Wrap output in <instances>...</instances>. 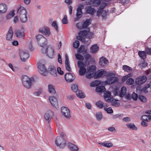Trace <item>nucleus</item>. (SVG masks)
Wrapping results in <instances>:
<instances>
[{
  "instance_id": "1",
  "label": "nucleus",
  "mask_w": 151,
  "mask_h": 151,
  "mask_svg": "<svg viewBox=\"0 0 151 151\" xmlns=\"http://www.w3.org/2000/svg\"><path fill=\"white\" fill-rule=\"evenodd\" d=\"M17 12L21 22L22 23L26 22L27 20L26 9L23 6H20L18 9Z\"/></svg>"
},
{
  "instance_id": "2",
  "label": "nucleus",
  "mask_w": 151,
  "mask_h": 151,
  "mask_svg": "<svg viewBox=\"0 0 151 151\" xmlns=\"http://www.w3.org/2000/svg\"><path fill=\"white\" fill-rule=\"evenodd\" d=\"M21 79L23 84L27 89H30L31 88L32 83L34 81V78H29L27 76H22Z\"/></svg>"
},
{
  "instance_id": "3",
  "label": "nucleus",
  "mask_w": 151,
  "mask_h": 151,
  "mask_svg": "<svg viewBox=\"0 0 151 151\" xmlns=\"http://www.w3.org/2000/svg\"><path fill=\"white\" fill-rule=\"evenodd\" d=\"M41 52L43 54H46V55L50 58H52L54 57V50L52 46H48L45 50L43 48L42 49Z\"/></svg>"
},
{
  "instance_id": "4",
  "label": "nucleus",
  "mask_w": 151,
  "mask_h": 151,
  "mask_svg": "<svg viewBox=\"0 0 151 151\" xmlns=\"http://www.w3.org/2000/svg\"><path fill=\"white\" fill-rule=\"evenodd\" d=\"M38 45L41 47H44L46 46L47 43V39L41 35H38L35 37Z\"/></svg>"
},
{
  "instance_id": "5",
  "label": "nucleus",
  "mask_w": 151,
  "mask_h": 151,
  "mask_svg": "<svg viewBox=\"0 0 151 151\" xmlns=\"http://www.w3.org/2000/svg\"><path fill=\"white\" fill-rule=\"evenodd\" d=\"M77 65L79 68V74L80 76H83L86 73L87 71L85 67L88 65L85 64L83 62L80 61H78Z\"/></svg>"
},
{
  "instance_id": "6",
  "label": "nucleus",
  "mask_w": 151,
  "mask_h": 151,
  "mask_svg": "<svg viewBox=\"0 0 151 151\" xmlns=\"http://www.w3.org/2000/svg\"><path fill=\"white\" fill-rule=\"evenodd\" d=\"M96 69V66L94 65L89 66L88 68L86 74V78L88 79L93 78L95 75Z\"/></svg>"
},
{
  "instance_id": "7",
  "label": "nucleus",
  "mask_w": 151,
  "mask_h": 151,
  "mask_svg": "<svg viewBox=\"0 0 151 151\" xmlns=\"http://www.w3.org/2000/svg\"><path fill=\"white\" fill-rule=\"evenodd\" d=\"M55 145L61 148H63L65 146L66 141L63 137L61 136L58 137L55 140Z\"/></svg>"
},
{
  "instance_id": "8",
  "label": "nucleus",
  "mask_w": 151,
  "mask_h": 151,
  "mask_svg": "<svg viewBox=\"0 0 151 151\" xmlns=\"http://www.w3.org/2000/svg\"><path fill=\"white\" fill-rule=\"evenodd\" d=\"M19 54L21 60L23 62L26 61L29 56L28 51L25 50H19Z\"/></svg>"
},
{
  "instance_id": "9",
  "label": "nucleus",
  "mask_w": 151,
  "mask_h": 151,
  "mask_svg": "<svg viewBox=\"0 0 151 151\" xmlns=\"http://www.w3.org/2000/svg\"><path fill=\"white\" fill-rule=\"evenodd\" d=\"M83 8V6L82 4H80L77 9V12L76 13V17L74 19V21H77L82 16V9Z\"/></svg>"
},
{
  "instance_id": "10",
  "label": "nucleus",
  "mask_w": 151,
  "mask_h": 151,
  "mask_svg": "<svg viewBox=\"0 0 151 151\" xmlns=\"http://www.w3.org/2000/svg\"><path fill=\"white\" fill-rule=\"evenodd\" d=\"M38 68L40 73L45 76H47V70L44 65L41 63H38Z\"/></svg>"
},
{
  "instance_id": "11",
  "label": "nucleus",
  "mask_w": 151,
  "mask_h": 151,
  "mask_svg": "<svg viewBox=\"0 0 151 151\" xmlns=\"http://www.w3.org/2000/svg\"><path fill=\"white\" fill-rule=\"evenodd\" d=\"M61 112L62 114L66 118L69 119L70 117V111L67 107H62L61 108Z\"/></svg>"
},
{
  "instance_id": "12",
  "label": "nucleus",
  "mask_w": 151,
  "mask_h": 151,
  "mask_svg": "<svg viewBox=\"0 0 151 151\" xmlns=\"http://www.w3.org/2000/svg\"><path fill=\"white\" fill-rule=\"evenodd\" d=\"M76 76L73 73H66L65 75V78L68 82H71L75 79Z\"/></svg>"
},
{
  "instance_id": "13",
  "label": "nucleus",
  "mask_w": 151,
  "mask_h": 151,
  "mask_svg": "<svg viewBox=\"0 0 151 151\" xmlns=\"http://www.w3.org/2000/svg\"><path fill=\"white\" fill-rule=\"evenodd\" d=\"M119 78L118 77L111 76L106 79L105 83L106 84L111 85L117 82Z\"/></svg>"
},
{
  "instance_id": "14",
  "label": "nucleus",
  "mask_w": 151,
  "mask_h": 151,
  "mask_svg": "<svg viewBox=\"0 0 151 151\" xmlns=\"http://www.w3.org/2000/svg\"><path fill=\"white\" fill-rule=\"evenodd\" d=\"M147 77L143 76H140L136 79L135 83L138 85H141L144 83L147 80Z\"/></svg>"
},
{
  "instance_id": "15",
  "label": "nucleus",
  "mask_w": 151,
  "mask_h": 151,
  "mask_svg": "<svg viewBox=\"0 0 151 151\" xmlns=\"http://www.w3.org/2000/svg\"><path fill=\"white\" fill-rule=\"evenodd\" d=\"M39 32L46 36H49L51 33L50 29L46 27H43L39 29Z\"/></svg>"
},
{
  "instance_id": "16",
  "label": "nucleus",
  "mask_w": 151,
  "mask_h": 151,
  "mask_svg": "<svg viewBox=\"0 0 151 151\" xmlns=\"http://www.w3.org/2000/svg\"><path fill=\"white\" fill-rule=\"evenodd\" d=\"M49 99L51 104L52 106L56 108L58 107V102L56 97L53 96H51L49 97Z\"/></svg>"
},
{
  "instance_id": "17",
  "label": "nucleus",
  "mask_w": 151,
  "mask_h": 151,
  "mask_svg": "<svg viewBox=\"0 0 151 151\" xmlns=\"http://www.w3.org/2000/svg\"><path fill=\"white\" fill-rule=\"evenodd\" d=\"M48 71L53 76H57V73L55 67L54 65H50L48 68Z\"/></svg>"
},
{
  "instance_id": "18",
  "label": "nucleus",
  "mask_w": 151,
  "mask_h": 151,
  "mask_svg": "<svg viewBox=\"0 0 151 151\" xmlns=\"http://www.w3.org/2000/svg\"><path fill=\"white\" fill-rule=\"evenodd\" d=\"M65 63L66 70L69 72H71V69L70 64L68 57L67 54L65 55Z\"/></svg>"
},
{
  "instance_id": "19",
  "label": "nucleus",
  "mask_w": 151,
  "mask_h": 151,
  "mask_svg": "<svg viewBox=\"0 0 151 151\" xmlns=\"http://www.w3.org/2000/svg\"><path fill=\"white\" fill-rule=\"evenodd\" d=\"M13 35V32L12 30V27H11L9 28L8 33L6 35V40H11L12 39Z\"/></svg>"
},
{
  "instance_id": "20",
  "label": "nucleus",
  "mask_w": 151,
  "mask_h": 151,
  "mask_svg": "<svg viewBox=\"0 0 151 151\" xmlns=\"http://www.w3.org/2000/svg\"><path fill=\"white\" fill-rule=\"evenodd\" d=\"M53 115V113L50 110L48 111L45 114L44 116L46 120L48 121V123H49Z\"/></svg>"
},
{
  "instance_id": "21",
  "label": "nucleus",
  "mask_w": 151,
  "mask_h": 151,
  "mask_svg": "<svg viewBox=\"0 0 151 151\" xmlns=\"http://www.w3.org/2000/svg\"><path fill=\"white\" fill-rule=\"evenodd\" d=\"M87 14H89L91 15H93L96 12L94 8H92L91 6H87L85 8Z\"/></svg>"
},
{
  "instance_id": "22",
  "label": "nucleus",
  "mask_w": 151,
  "mask_h": 151,
  "mask_svg": "<svg viewBox=\"0 0 151 151\" xmlns=\"http://www.w3.org/2000/svg\"><path fill=\"white\" fill-rule=\"evenodd\" d=\"M104 70H99L97 73H95L94 77L95 78H97L100 77L104 76Z\"/></svg>"
},
{
  "instance_id": "23",
  "label": "nucleus",
  "mask_w": 151,
  "mask_h": 151,
  "mask_svg": "<svg viewBox=\"0 0 151 151\" xmlns=\"http://www.w3.org/2000/svg\"><path fill=\"white\" fill-rule=\"evenodd\" d=\"M68 147L71 151H78V147L75 145L71 143H68Z\"/></svg>"
},
{
  "instance_id": "24",
  "label": "nucleus",
  "mask_w": 151,
  "mask_h": 151,
  "mask_svg": "<svg viewBox=\"0 0 151 151\" xmlns=\"http://www.w3.org/2000/svg\"><path fill=\"white\" fill-rule=\"evenodd\" d=\"M85 58L86 61L84 62V63L87 65H89L91 61V56L89 54H87L85 56Z\"/></svg>"
},
{
  "instance_id": "25",
  "label": "nucleus",
  "mask_w": 151,
  "mask_h": 151,
  "mask_svg": "<svg viewBox=\"0 0 151 151\" xmlns=\"http://www.w3.org/2000/svg\"><path fill=\"white\" fill-rule=\"evenodd\" d=\"M103 63L105 64H108L109 61L106 58L102 57L99 59V64L100 65L104 66Z\"/></svg>"
},
{
  "instance_id": "26",
  "label": "nucleus",
  "mask_w": 151,
  "mask_h": 151,
  "mask_svg": "<svg viewBox=\"0 0 151 151\" xmlns=\"http://www.w3.org/2000/svg\"><path fill=\"white\" fill-rule=\"evenodd\" d=\"M7 9V6L5 4H0V13H4L6 12Z\"/></svg>"
},
{
  "instance_id": "27",
  "label": "nucleus",
  "mask_w": 151,
  "mask_h": 151,
  "mask_svg": "<svg viewBox=\"0 0 151 151\" xmlns=\"http://www.w3.org/2000/svg\"><path fill=\"white\" fill-rule=\"evenodd\" d=\"M91 19L90 18L86 19L84 22L83 24V29L86 28L89 25L91 24Z\"/></svg>"
},
{
  "instance_id": "28",
  "label": "nucleus",
  "mask_w": 151,
  "mask_h": 151,
  "mask_svg": "<svg viewBox=\"0 0 151 151\" xmlns=\"http://www.w3.org/2000/svg\"><path fill=\"white\" fill-rule=\"evenodd\" d=\"M106 90L104 86L100 85L96 87V92L99 93H102L104 92Z\"/></svg>"
},
{
  "instance_id": "29",
  "label": "nucleus",
  "mask_w": 151,
  "mask_h": 151,
  "mask_svg": "<svg viewBox=\"0 0 151 151\" xmlns=\"http://www.w3.org/2000/svg\"><path fill=\"white\" fill-rule=\"evenodd\" d=\"M99 49V47L97 44L93 45L90 48V51L93 53H95L97 52Z\"/></svg>"
},
{
  "instance_id": "30",
  "label": "nucleus",
  "mask_w": 151,
  "mask_h": 151,
  "mask_svg": "<svg viewBox=\"0 0 151 151\" xmlns=\"http://www.w3.org/2000/svg\"><path fill=\"white\" fill-rule=\"evenodd\" d=\"M15 35L17 37L19 38H22L25 36L24 33L20 30H18L16 31Z\"/></svg>"
},
{
  "instance_id": "31",
  "label": "nucleus",
  "mask_w": 151,
  "mask_h": 151,
  "mask_svg": "<svg viewBox=\"0 0 151 151\" xmlns=\"http://www.w3.org/2000/svg\"><path fill=\"white\" fill-rule=\"evenodd\" d=\"M141 119L143 121L149 122L151 120V115H144L142 116Z\"/></svg>"
},
{
  "instance_id": "32",
  "label": "nucleus",
  "mask_w": 151,
  "mask_h": 151,
  "mask_svg": "<svg viewBox=\"0 0 151 151\" xmlns=\"http://www.w3.org/2000/svg\"><path fill=\"white\" fill-rule=\"evenodd\" d=\"M49 91L51 94L54 95L55 94L56 91L54 86L51 85H49L48 86Z\"/></svg>"
},
{
  "instance_id": "33",
  "label": "nucleus",
  "mask_w": 151,
  "mask_h": 151,
  "mask_svg": "<svg viewBox=\"0 0 151 151\" xmlns=\"http://www.w3.org/2000/svg\"><path fill=\"white\" fill-rule=\"evenodd\" d=\"M127 91L126 87L124 86H123L121 89V91L119 92V96L122 98L125 95Z\"/></svg>"
},
{
  "instance_id": "34",
  "label": "nucleus",
  "mask_w": 151,
  "mask_h": 151,
  "mask_svg": "<svg viewBox=\"0 0 151 151\" xmlns=\"http://www.w3.org/2000/svg\"><path fill=\"white\" fill-rule=\"evenodd\" d=\"M77 52L78 53L85 54L86 53L87 51L85 49L84 46L82 45L78 49Z\"/></svg>"
},
{
  "instance_id": "35",
  "label": "nucleus",
  "mask_w": 151,
  "mask_h": 151,
  "mask_svg": "<svg viewBox=\"0 0 151 151\" xmlns=\"http://www.w3.org/2000/svg\"><path fill=\"white\" fill-rule=\"evenodd\" d=\"M106 142V143L100 142L99 143V144L105 147L108 148L111 147L112 146L113 144L112 143L109 142V141H107Z\"/></svg>"
},
{
  "instance_id": "36",
  "label": "nucleus",
  "mask_w": 151,
  "mask_h": 151,
  "mask_svg": "<svg viewBox=\"0 0 151 151\" xmlns=\"http://www.w3.org/2000/svg\"><path fill=\"white\" fill-rule=\"evenodd\" d=\"M76 94L78 97L80 98H83L85 97L84 93L82 91L78 90L76 91Z\"/></svg>"
},
{
  "instance_id": "37",
  "label": "nucleus",
  "mask_w": 151,
  "mask_h": 151,
  "mask_svg": "<svg viewBox=\"0 0 151 151\" xmlns=\"http://www.w3.org/2000/svg\"><path fill=\"white\" fill-rule=\"evenodd\" d=\"M126 126L129 128L134 130H137V128L135 125L131 123H127L126 124Z\"/></svg>"
},
{
  "instance_id": "38",
  "label": "nucleus",
  "mask_w": 151,
  "mask_h": 151,
  "mask_svg": "<svg viewBox=\"0 0 151 151\" xmlns=\"http://www.w3.org/2000/svg\"><path fill=\"white\" fill-rule=\"evenodd\" d=\"M146 51H139L138 52V55L139 57L143 59L146 58Z\"/></svg>"
},
{
  "instance_id": "39",
  "label": "nucleus",
  "mask_w": 151,
  "mask_h": 151,
  "mask_svg": "<svg viewBox=\"0 0 151 151\" xmlns=\"http://www.w3.org/2000/svg\"><path fill=\"white\" fill-rule=\"evenodd\" d=\"M75 56L76 58L78 60V61L83 62L84 60L83 57L79 53L76 54H75Z\"/></svg>"
},
{
  "instance_id": "40",
  "label": "nucleus",
  "mask_w": 151,
  "mask_h": 151,
  "mask_svg": "<svg viewBox=\"0 0 151 151\" xmlns=\"http://www.w3.org/2000/svg\"><path fill=\"white\" fill-rule=\"evenodd\" d=\"M138 99L142 102L145 103L147 102V98L145 97L143 95H139Z\"/></svg>"
},
{
  "instance_id": "41",
  "label": "nucleus",
  "mask_w": 151,
  "mask_h": 151,
  "mask_svg": "<svg viewBox=\"0 0 151 151\" xmlns=\"http://www.w3.org/2000/svg\"><path fill=\"white\" fill-rule=\"evenodd\" d=\"M102 114L101 112H99L96 113V117L97 120H100L102 119Z\"/></svg>"
},
{
  "instance_id": "42",
  "label": "nucleus",
  "mask_w": 151,
  "mask_h": 151,
  "mask_svg": "<svg viewBox=\"0 0 151 151\" xmlns=\"http://www.w3.org/2000/svg\"><path fill=\"white\" fill-rule=\"evenodd\" d=\"M15 15L14 11L13 10L12 11L9 12L7 15L6 18L7 19H9L12 18Z\"/></svg>"
},
{
  "instance_id": "43",
  "label": "nucleus",
  "mask_w": 151,
  "mask_h": 151,
  "mask_svg": "<svg viewBox=\"0 0 151 151\" xmlns=\"http://www.w3.org/2000/svg\"><path fill=\"white\" fill-rule=\"evenodd\" d=\"M111 93L109 91H105L104 93V98H111Z\"/></svg>"
},
{
  "instance_id": "44",
  "label": "nucleus",
  "mask_w": 151,
  "mask_h": 151,
  "mask_svg": "<svg viewBox=\"0 0 151 151\" xmlns=\"http://www.w3.org/2000/svg\"><path fill=\"white\" fill-rule=\"evenodd\" d=\"M51 26L54 27L57 32H58V27L56 21H54L52 23Z\"/></svg>"
},
{
  "instance_id": "45",
  "label": "nucleus",
  "mask_w": 151,
  "mask_h": 151,
  "mask_svg": "<svg viewBox=\"0 0 151 151\" xmlns=\"http://www.w3.org/2000/svg\"><path fill=\"white\" fill-rule=\"evenodd\" d=\"M101 83V81H96L94 82H91L90 84V86L93 87L96 86Z\"/></svg>"
},
{
  "instance_id": "46",
  "label": "nucleus",
  "mask_w": 151,
  "mask_h": 151,
  "mask_svg": "<svg viewBox=\"0 0 151 151\" xmlns=\"http://www.w3.org/2000/svg\"><path fill=\"white\" fill-rule=\"evenodd\" d=\"M71 89L72 91L76 93V91H78V86L76 84H72L71 86Z\"/></svg>"
},
{
  "instance_id": "47",
  "label": "nucleus",
  "mask_w": 151,
  "mask_h": 151,
  "mask_svg": "<svg viewBox=\"0 0 151 151\" xmlns=\"http://www.w3.org/2000/svg\"><path fill=\"white\" fill-rule=\"evenodd\" d=\"M104 76H106V77H108L112 76L115 75L114 73H111L109 72H106L104 70Z\"/></svg>"
},
{
  "instance_id": "48",
  "label": "nucleus",
  "mask_w": 151,
  "mask_h": 151,
  "mask_svg": "<svg viewBox=\"0 0 151 151\" xmlns=\"http://www.w3.org/2000/svg\"><path fill=\"white\" fill-rule=\"evenodd\" d=\"M122 69L125 71L129 72V71L132 70V68L127 65H124L123 66Z\"/></svg>"
},
{
  "instance_id": "49",
  "label": "nucleus",
  "mask_w": 151,
  "mask_h": 151,
  "mask_svg": "<svg viewBox=\"0 0 151 151\" xmlns=\"http://www.w3.org/2000/svg\"><path fill=\"white\" fill-rule=\"evenodd\" d=\"M96 105L100 109L102 108L104 106L103 103L100 101H97L96 103Z\"/></svg>"
},
{
  "instance_id": "50",
  "label": "nucleus",
  "mask_w": 151,
  "mask_h": 151,
  "mask_svg": "<svg viewBox=\"0 0 151 151\" xmlns=\"http://www.w3.org/2000/svg\"><path fill=\"white\" fill-rule=\"evenodd\" d=\"M80 45V42L79 41L76 40L73 43V47L76 49Z\"/></svg>"
},
{
  "instance_id": "51",
  "label": "nucleus",
  "mask_w": 151,
  "mask_h": 151,
  "mask_svg": "<svg viewBox=\"0 0 151 151\" xmlns=\"http://www.w3.org/2000/svg\"><path fill=\"white\" fill-rule=\"evenodd\" d=\"M93 4L94 6L97 7L100 5L101 1L100 0H93Z\"/></svg>"
},
{
  "instance_id": "52",
  "label": "nucleus",
  "mask_w": 151,
  "mask_h": 151,
  "mask_svg": "<svg viewBox=\"0 0 151 151\" xmlns=\"http://www.w3.org/2000/svg\"><path fill=\"white\" fill-rule=\"evenodd\" d=\"M87 34V32L86 30H84L81 31L78 33V35L79 36H85L86 37Z\"/></svg>"
},
{
  "instance_id": "53",
  "label": "nucleus",
  "mask_w": 151,
  "mask_h": 151,
  "mask_svg": "<svg viewBox=\"0 0 151 151\" xmlns=\"http://www.w3.org/2000/svg\"><path fill=\"white\" fill-rule=\"evenodd\" d=\"M118 101V100H115V101H114L112 100L111 101V105L113 106H116V107L119 106L120 105V104L118 102H116V101Z\"/></svg>"
},
{
  "instance_id": "54",
  "label": "nucleus",
  "mask_w": 151,
  "mask_h": 151,
  "mask_svg": "<svg viewBox=\"0 0 151 151\" xmlns=\"http://www.w3.org/2000/svg\"><path fill=\"white\" fill-rule=\"evenodd\" d=\"M134 82V80L133 78H129V79H127L126 81V83L127 84L130 85H132Z\"/></svg>"
},
{
  "instance_id": "55",
  "label": "nucleus",
  "mask_w": 151,
  "mask_h": 151,
  "mask_svg": "<svg viewBox=\"0 0 151 151\" xmlns=\"http://www.w3.org/2000/svg\"><path fill=\"white\" fill-rule=\"evenodd\" d=\"M132 97L134 101H137L138 97V94L134 92L132 96Z\"/></svg>"
},
{
  "instance_id": "56",
  "label": "nucleus",
  "mask_w": 151,
  "mask_h": 151,
  "mask_svg": "<svg viewBox=\"0 0 151 151\" xmlns=\"http://www.w3.org/2000/svg\"><path fill=\"white\" fill-rule=\"evenodd\" d=\"M104 109L105 111H106L108 114H111L113 112V111L110 107H109L108 108H104Z\"/></svg>"
},
{
  "instance_id": "57",
  "label": "nucleus",
  "mask_w": 151,
  "mask_h": 151,
  "mask_svg": "<svg viewBox=\"0 0 151 151\" xmlns=\"http://www.w3.org/2000/svg\"><path fill=\"white\" fill-rule=\"evenodd\" d=\"M76 26L77 28L80 29H83V24L81 22H79L76 23Z\"/></svg>"
},
{
  "instance_id": "58",
  "label": "nucleus",
  "mask_w": 151,
  "mask_h": 151,
  "mask_svg": "<svg viewBox=\"0 0 151 151\" xmlns=\"http://www.w3.org/2000/svg\"><path fill=\"white\" fill-rule=\"evenodd\" d=\"M109 14V12L108 11L104 10V12L103 13V14L102 15L103 19H106V16L107 14Z\"/></svg>"
},
{
  "instance_id": "59",
  "label": "nucleus",
  "mask_w": 151,
  "mask_h": 151,
  "mask_svg": "<svg viewBox=\"0 0 151 151\" xmlns=\"http://www.w3.org/2000/svg\"><path fill=\"white\" fill-rule=\"evenodd\" d=\"M82 36H77V39L80 40L81 42L83 43H85L86 42L85 39L83 37H81Z\"/></svg>"
},
{
  "instance_id": "60",
  "label": "nucleus",
  "mask_w": 151,
  "mask_h": 151,
  "mask_svg": "<svg viewBox=\"0 0 151 151\" xmlns=\"http://www.w3.org/2000/svg\"><path fill=\"white\" fill-rule=\"evenodd\" d=\"M106 6L107 4L106 3H103L99 8V10L101 11Z\"/></svg>"
},
{
  "instance_id": "61",
  "label": "nucleus",
  "mask_w": 151,
  "mask_h": 151,
  "mask_svg": "<svg viewBox=\"0 0 151 151\" xmlns=\"http://www.w3.org/2000/svg\"><path fill=\"white\" fill-rule=\"evenodd\" d=\"M62 23L64 24H67L68 23V20L67 19V16L66 15H65L64 16L62 20Z\"/></svg>"
},
{
  "instance_id": "62",
  "label": "nucleus",
  "mask_w": 151,
  "mask_h": 151,
  "mask_svg": "<svg viewBox=\"0 0 151 151\" xmlns=\"http://www.w3.org/2000/svg\"><path fill=\"white\" fill-rule=\"evenodd\" d=\"M142 88L141 86H137L136 88V92L138 93H141L142 92Z\"/></svg>"
},
{
  "instance_id": "63",
  "label": "nucleus",
  "mask_w": 151,
  "mask_h": 151,
  "mask_svg": "<svg viewBox=\"0 0 151 151\" xmlns=\"http://www.w3.org/2000/svg\"><path fill=\"white\" fill-rule=\"evenodd\" d=\"M94 35V33L92 32L87 33L86 37L89 39H91L92 38Z\"/></svg>"
},
{
  "instance_id": "64",
  "label": "nucleus",
  "mask_w": 151,
  "mask_h": 151,
  "mask_svg": "<svg viewBox=\"0 0 151 151\" xmlns=\"http://www.w3.org/2000/svg\"><path fill=\"white\" fill-rule=\"evenodd\" d=\"M145 51L146 53L150 55H151V48H150L149 47L146 48L145 49Z\"/></svg>"
}]
</instances>
